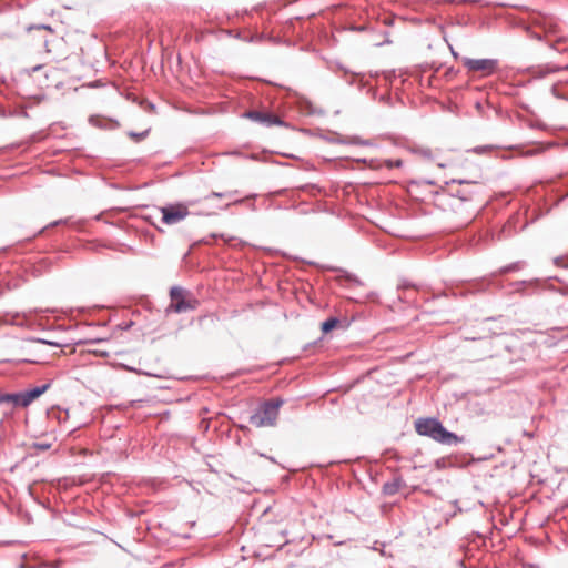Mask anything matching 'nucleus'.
Segmentation results:
<instances>
[{"label": "nucleus", "instance_id": "nucleus-1", "mask_svg": "<svg viewBox=\"0 0 568 568\" xmlns=\"http://www.w3.org/2000/svg\"><path fill=\"white\" fill-rule=\"evenodd\" d=\"M229 38L240 39L253 43L263 40H270L274 43H284L287 45L303 44V49H311L315 43H326L332 45L336 42L335 37L324 27L316 23L313 19L307 21L302 16H295L277 26L270 28L263 22V31L235 32L234 30H222Z\"/></svg>", "mask_w": 568, "mask_h": 568}, {"label": "nucleus", "instance_id": "nucleus-2", "mask_svg": "<svg viewBox=\"0 0 568 568\" xmlns=\"http://www.w3.org/2000/svg\"><path fill=\"white\" fill-rule=\"evenodd\" d=\"M416 432L422 436H427L443 445H458L464 442L453 432L447 430L437 418H419L415 423Z\"/></svg>", "mask_w": 568, "mask_h": 568}, {"label": "nucleus", "instance_id": "nucleus-3", "mask_svg": "<svg viewBox=\"0 0 568 568\" xmlns=\"http://www.w3.org/2000/svg\"><path fill=\"white\" fill-rule=\"evenodd\" d=\"M454 58L458 61L460 60L462 65L467 69V71H503L499 65L498 59L493 58H481L474 59L468 57H459L458 53L454 52ZM504 71H537L534 65L526 67H505Z\"/></svg>", "mask_w": 568, "mask_h": 568}, {"label": "nucleus", "instance_id": "nucleus-4", "mask_svg": "<svg viewBox=\"0 0 568 568\" xmlns=\"http://www.w3.org/2000/svg\"><path fill=\"white\" fill-rule=\"evenodd\" d=\"M282 399L267 400L263 403L251 416L250 424L254 427H272L278 418Z\"/></svg>", "mask_w": 568, "mask_h": 568}, {"label": "nucleus", "instance_id": "nucleus-5", "mask_svg": "<svg viewBox=\"0 0 568 568\" xmlns=\"http://www.w3.org/2000/svg\"><path fill=\"white\" fill-rule=\"evenodd\" d=\"M197 203V200L166 203L159 207L162 214L161 222L165 225H175L184 221L190 214V209Z\"/></svg>", "mask_w": 568, "mask_h": 568}, {"label": "nucleus", "instance_id": "nucleus-6", "mask_svg": "<svg viewBox=\"0 0 568 568\" xmlns=\"http://www.w3.org/2000/svg\"><path fill=\"white\" fill-rule=\"evenodd\" d=\"M171 303L166 312L185 313L193 311L197 307L199 302L196 298L187 297V292L179 286H173L170 291Z\"/></svg>", "mask_w": 568, "mask_h": 568}, {"label": "nucleus", "instance_id": "nucleus-7", "mask_svg": "<svg viewBox=\"0 0 568 568\" xmlns=\"http://www.w3.org/2000/svg\"><path fill=\"white\" fill-rule=\"evenodd\" d=\"M50 386L51 384L47 383L23 392L9 394V403H12L14 406L19 407H28L31 403L44 394L50 388Z\"/></svg>", "mask_w": 568, "mask_h": 568}, {"label": "nucleus", "instance_id": "nucleus-8", "mask_svg": "<svg viewBox=\"0 0 568 568\" xmlns=\"http://www.w3.org/2000/svg\"><path fill=\"white\" fill-rule=\"evenodd\" d=\"M245 116L258 122L265 126H272V125H282L283 121L271 113L260 112V111H248L245 113Z\"/></svg>", "mask_w": 568, "mask_h": 568}, {"label": "nucleus", "instance_id": "nucleus-9", "mask_svg": "<svg viewBox=\"0 0 568 568\" xmlns=\"http://www.w3.org/2000/svg\"><path fill=\"white\" fill-rule=\"evenodd\" d=\"M534 37L557 52H565L568 49V39L564 37L539 34H534Z\"/></svg>", "mask_w": 568, "mask_h": 568}, {"label": "nucleus", "instance_id": "nucleus-10", "mask_svg": "<svg viewBox=\"0 0 568 568\" xmlns=\"http://www.w3.org/2000/svg\"><path fill=\"white\" fill-rule=\"evenodd\" d=\"M403 485V480L400 478L394 479L392 481H387L383 485V493L385 495H394L396 494Z\"/></svg>", "mask_w": 568, "mask_h": 568}, {"label": "nucleus", "instance_id": "nucleus-11", "mask_svg": "<svg viewBox=\"0 0 568 568\" xmlns=\"http://www.w3.org/2000/svg\"><path fill=\"white\" fill-rule=\"evenodd\" d=\"M338 323L339 321L336 317L327 318L325 322L322 323V332L325 334L331 332L333 328L337 326Z\"/></svg>", "mask_w": 568, "mask_h": 568}, {"label": "nucleus", "instance_id": "nucleus-12", "mask_svg": "<svg viewBox=\"0 0 568 568\" xmlns=\"http://www.w3.org/2000/svg\"><path fill=\"white\" fill-rule=\"evenodd\" d=\"M26 30L28 32L32 31V30H47L49 31L50 33H53V28L50 26V24H45V23H39V24H30L26 28Z\"/></svg>", "mask_w": 568, "mask_h": 568}, {"label": "nucleus", "instance_id": "nucleus-13", "mask_svg": "<svg viewBox=\"0 0 568 568\" xmlns=\"http://www.w3.org/2000/svg\"><path fill=\"white\" fill-rule=\"evenodd\" d=\"M443 64H437L435 61L432 62V64H426V68L425 69H422L420 71H435V72H438L440 71Z\"/></svg>", "mask_w": 568, "mask_h": 568}, {"label": "nucleus", "instance_id": "nucleus-14", "mask_svg": "<svg viewBox=\"0 0 568 568\" xmlns=\"http://www.w3.org/2000/svg\"><path fill=\"white\" fill-rule=\"evenodd\" d=\"M545 71H557V72L568 71V64H566V65H551L548 69H546Z\"/></svg>", "mask_w": 568, "mask_h": 568}, {"label": "nucleus", "instance_id": "nucleus-15", "mask_svg": "<svg viewBox=\"0 0 568 568\" xmlns=\"http://www.w3.org/2000/svg\"><path fill=\"white\" fill-rule=\"evenodd\" d=\"M129 135L131 138L135 139L136 141H140V140L144 139L148 135V131H144V132H141V133L130 132Z\"/></svg>", "mask_w": 568, "mask_h": 568}, {"label": "nucleus", "instance_id": "nucleus-16", "mask_svg": "<svg viewBox=\"0 0 568 568\" xmlns=\"http://www.w3.org/2000/svg\"><path fill=\"white\" fill-rule=\"evenodd\" d=\"M233 193L234 192H227V193L212 192L210 195L206 196V199H210V197H224V196L230 197L231 195H233Z\"/></svg>", "mask_w": 568, "mask_h": 568}, {"label": "nucleus", "instance_id": "nucleus-17", "mask_svg": "<svg viewBox=\"0 0 568 568\" xmlns=\"http://www.w3.org/2000/svg\"><path fill=\"white\" fill-rule=\"evenodd\" d=\"M518 268H519L518 263H514V264H510V265L501 268V273L511 272V271H515V270H518Z\"/></svg>", "mask_w": 568, "mask_h": 568}, {"label": "nucleus", "instance_id": "nucleus-18", "mask_svg": "<svg viewBox=\"0 0 568 568\" xmlns=\"http://www.w3.org/2000/svg\"><path fill=\"white\" fill-rule=\"evenodd\" d=\"M456 196H458L462 201L471 200V195L470 194H466V193L460 192V191L456 192Z\"/></svg>", "mask_w": 568, "mask_h": 568}, {"label": "nucleus", "instance_id": "nucleus-19", "mask_svg": "<svg viewBox=\"0 0 568 568\" xmlns=\"http://www.w3.org/2000/svg\"><path fill=\"white\" fill-rule=\"evenodd\" d=\"M42 68H43V64L39 63V64H36V65H33L31 68H24V69H22V71H36V72H39V71L42 70Z\"/></svg>", "mask_w": 568, "mask_h": 568}, {"label": "nucleus", "instance_id": "nucleus-20", "mask_svg": "<svg viewBox=\"0 0 568 568\" xmlns=\"http://www.w3.org/2000/svg\"><path fill=\"white\" fill-rule=\"evenodd\" d=\"M352 31L362 32L366 29L364 24H352L349 28Z\"/></svg>", "mask_w": 568, "mask_h": 568}, {"label": "nucleus", "instance_id": "nucleus-21", "mask_svg": "<svg viewBox=\"0 0 568 568\" xmlns=\"http://www.w3.org/2000/svg\"><path fill=\"white\" fill-rule=\"evenodd\" d=\"M9 403V394L0 393V404Z\"/></svg>", "mask_w": 568, "mask_h": 568}, {"label": "nucleus", "instance_id": "nucleus-22", "mask_svg": "<svg viewBox=\"0 0 568 568\" xmlns=\"http://www.w3.org/2000/svg\"><path fill=\"white\" fill-rule=\"evenodd\" d=\"M386 71H392V72H395V71H410L408 68H392V69H387Z\"/></svg>", "mask_w": 568, "mask_h": 568}, {"label": "nucleus", "instance_id": "nucleus-23", "mask_svg": "<svg viewBox=\"0 0 568 568\" xmlns=\"http://www.w3.org/2000/svg\"><path fill=\"white\" fill-rule=\"evenodd\" d=\"M283 2V6H288V4H292V3H295L297 0H281Z\"/></svg>", "mask_w": 568, "mask_h": 568}, {"label": "nucleus", "instance_id": "nucleus-24", "mask_svg": "<svg viewBox=\"0 0 568 568\" xmlns=\"http://www.w3.org/2000/svg\"><path fill=\"white\" fill-rule=\"evenodd\" d=\"M338 71L346 72V71H352V70H351V69H348V68H345V67L339 65Z\"/></svg>", "mask_w": 568, "mask_h": 568}, {"label": "nucleus", "instance_id": "nucleus-25", "mask_svg": "<svg viewBox=\"0 0 568 568\" xmlns=\"http://www.w3.org/2000/svg\"><path fill=\"white\" fill-rule=\"evenodd\" d=\"M97 85H98V82H92V83L87 84V87H90V88H93V87H97Z\"/></svg>", "mask_w": 568, "mask_h": 568}, {"label": "nucleus", "instance_id": "nucleus-26", "mask_svg": "<svg viewBox=\"0 0 568 568\" xmlns=\"http://www.w3.org/2000/svg\"><path fill=\"white\" fill-rule=\"evenodd\" d=\"M384 43H390V41H389V40H386V41H384V42L376 43V45H383Z\"/></svg>", "mask_w": 568, "mask_h": 568}, {"label": "nucleus", "instance_id": "nucleus-27", "mask_svg": "<svg viewBox=\"0 0 568 568\" xmlns=\"http://www.w3.org/2000/svg\"><path fill=\"white\" fill-rule=\"evenodd\" d=\"M423 154H424L425 156H428V155L430 154V151H429V150L423 151Z\"/></svg>", "mask_w": 568, "mask_h": 568}, {"label": "nucleus", "instance_id": "nucleus-28", "mask_svg": "<svg viewBox=\"0 0 568 568\" xmlns=\"http://www.w3.org/2000/svg\"><path fill=\"white\" fill-rule=\"evenodd\" d=\"M446 71L453 72V71H455V69H454V67H448V68L446 69Z\"/></svg>", "mask_w": 568, "mask_h": 568}, {"label": "nucleus", "instance_id": "nucleus-29", "mask_svg": "<svg viewBox=\"0 0 568 568\" xmlns=\"http://www.w3.org/2000/svg\"><path fill=\"white\" fill-rule=\"evenodd\" d=\"M458 182H459L460 184L466 183V181H464V180H459ZM467 184H471V182H467Z\"/></svg>", "mask_w": 568, "mask_h": 568}, {"label": "nucleus", "instance_id": "nucleus-30", "mask_svg": "<svg viewBox=\"0 0 568 568\" xmlns=\"http://www.w3.org/2000/svg\"><path fill=\"white\" fill-rule=\"evenodd\" d=\"M63 414H64V420H65L68 417V410H64Z\"/></svg>", "mask_w": 568, "mask_h": 568}, {"label": "nucleus", "instance_id": "nucleus-31", "mask_svg": "<svg viewBox=\"0 0 568 568\" xmlns=\"http://www.w3.org/2000/svg\"><path fill=\"white\" fill-rule=\"evenodd\" d=\"M43 44H44L45 47L48 45V40H47V39H44V40H43Z\"/></svg>", "mask_w": 568, "mask_h": 568}, {"label": "nucleus", "instance_id": "nucleus-32", "mask_svg": "<svg viewBox=\"0 0 568 568\" xmlns=\"http://www.w3.org/2000/svg\"><path fill=\"white\" fill-rule=\"evenodd\" d=\"M59 223V221H54L51 225H58Z\"/></svg>", "mask_w": 568, "mask_h": 568}]
</instances>
